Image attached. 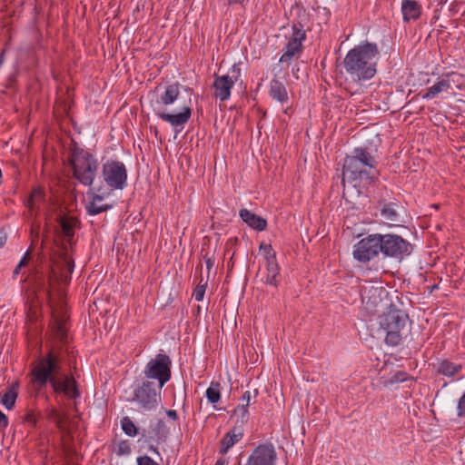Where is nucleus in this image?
I'll list each match as a JSON object with an SVG mask.
<instances>
[{"mask_svg": "<svg viewBox=\"0 0 465 465\" xmlns=\"http://www.w3.org/2000/svg\"><path fill=\"white\" fill-rule=\"evenodd\" d=\"M29 376L32 389L37 394L50 385L55 394H64L69 400L80 397L76 381L65 371L60 353L54 348L32 362Z\"/></svg>", "mask_w": 465, "mask_h": 465, "instance_id": "1", "label": "nucleus"}, {"mask_svg": "<svg viewBox=\"0 0 465 465\" xmlns=\"http://www.w3.org/2000/svg\"><path fill=\"white\" fill-rule=\"evenodd\" d=\"M379 55L377 44L364 42L355 45L347 53L342 65L353 82L370 80L377 72Z\"/></svg>", "mask_w": 465, "mask_h": 465, "instance_id": "2", "label": "nucleus"}, {"mask_svg": "<svg viewBox=\"0 0 465 465\" xmlns=\"http://www.w3.org/2000/svg\"><path fill=\"white\" fill-rule=\"evenodd\" d=\"M377 162L365 148H355L345 157L342 167V183H350L354 187H365L378 178Z\"/></svg>", "mask_w": 465, "mask_h": 465, "instance_id": "3", "label": "nucleus"}, {"mask_svg": "<svg viewBox=\"0 0 465 465\" xmlns=\"http://www.w3.org/2000/svg\"><path fill=\"white\" fill-rule=\"evenodd\" d=\"M379 326L380 330L385 333V343L397 346L409 334L411 320L405 312L391 305L380 315Z\"/></svg>", "mask_w": 465, "mask_h": 465, "instance_id": "4", "label": "nucleus"}, {"mask_svg": "<svg viewBox=\"0 0 465 465\" xmlns=\"http://www.w3.org/2000/svg\"><path fill=\"white\" fill-rule=\"evenodd\" d=\"M70 164L73 167L74 176L84 185H92L97 172V160L87 151L74 147L72 149Z\"/></svg>", "mask_w": 465, "mask_h": 465, "instance_id": "5", "label": "nucleus"}, {"mask_svg": "<svg viewBox=\"0 0 465 465\" xmlns=\"http://www.w3.org/2000/svg\"><path fill=\"white\" fill-rule=\"evenodd\" d=\"M162 389L153 381H143L134 388L133 396L128 401L136 403L142 411H151L161 403Z\"/></svg>", "mask_w": 465, "mask_h": 465, "instance_id": "6", "label": "nucleus"}, {"mask_svg": "<svg viewBox=\"0 0 465 465\" xmlns=\"http://www.w3.org/2000/svg\"><path fill=\"white\" fill-rule=\"evenodd\" d=\"M171 366L172 361L168 355L156 354L144 367V381L155 380L156 385L163 388L171 379Z\"/></svg>", "mask_w": 465, "mask_h": 465, "instance_id": "7", "label": "nucleus"}, {"mask_svg": "<svg viewBox=\"0 0 465 465\" xmlns=\"http://www.w3.org/2000/svg\"><path fill=\"white\" fill-rule=\"evenodd\" d=\"M381 255L401 261L411 254L412 244L401 236L394 233L381 234Z\"/></svg>", "mask_w": 465, "mask_h": 465, "instance_id": "8", "label": "nucleus"}, {"mask_svg": "<svg viewBox=\"0 0 465 465\" xmlns=\"http://www.w3.org/2000/svg\"><path fill=\"white\" fill-rule=\"evenodd\" d=\"M381 233L370 234L353 246V257L361 262H367L381 254Z\"/></svg>", "mask_w": 465, "mask_h": 465, "instance_id": "9", "label": "nucleus"}, {"mask_svg": "<svg viewBox=\"0 0 465 465\" xmlns=\"http://www.w3.org/2000/svg\"><path fill=\"white\" fill-rule=\"evenodd\" d=\"M103 177L105 183L114 189H123L126 185L127 172L122 162L111 161L103 165Z\"/></svg>", "mask_w": 465, "mask_h": 465, "instance_id": "10", "label": "nucleus"}, {"mask_svg": "<svg viewBox=\"0 0 465 465\" xmlns=\"http://www.w3.org/2000/svg\"><path fill=\"white\" fill-rule=\"evenodd\" d=\"M74 261L66 254L61 255L51 269L50 284L54 283L67 285L71 281V274L74 271Z\"/></svg>", "mask_w": 465, "mask_h": 465, "instance_id": "11", "label": "nucleus"}, {"mask_svg": "<svg viewBox=\"0 0 465 465\" xmlns=\"http://www.w3.org/2000/svg\"><path fill=\"white\" fill-rule=\"evenodd\" d=\"M231 76L228 74L222 76L215 74V79L213 84L214 96L221 101H226L230 98L231 90L240 76L241 70L236 64H233L231 69Z\"/></svg>", "mask_w": 465, "mask_h": 465, "instance_id": "12", "label": "nucleus"}, {"mask_svg": "<svg viewBox=\"0 0 465 465\" xmlns=\"http://www.w3.org/2000/svg\"><path fill=\"white\" fill-rule=\"evenodd\" d=\"M277 454L272 444H260L249 456L245 465H274Z\"/></svg>", "mask_w": 465, "mask_h": 465, "instance_id": "13", "label": "nucleus"}, {"mask_svg": "<svg viewBox=\"0 0 465 465\" xmlns=\"http://www.w3.org/2000/svg\"><path fill=\"white\" fill-rule=\"evenodd\" d=\"M156 115L163 120L170 124L173 127H183V125L189 121L192 115V108L190 105H183L182 111L177 114H171L165 112H156Z\"/></svg>", "mask_w": 465, "mask_h": 465, "instance_id": "14", "label": "nucleus"}, {"mask_svg": "<svg viewBox=\"0 0 465 465\" xmlns=\"http://www.w3.org/2000/svg\"><path fill=\"white\" fill-rule=\"evenodd\" d=\"M243 437L242 426H234L230 431H228L221 440L220 452L225 454L228 450L240 441Z\"/></svg>", "mask_w": 465, "mask_h": 465, "instance_id": "15", "label": "nucleus"}, {"mask_svg": "<svg viewBox=\"0 0 465 465\" xmlns=\"http://www.w3.org/2000/svg\"><path fill=\"white\" fill-rule=\"evenodd\" d=\"M401 13L404 22L417 20L421 14V5L415 0H402Z\"/></svg>", "mask_w": 465, "mask_h": 465, "instance_id": "16", "label": "nucleus"}, {"mask_svg": "<svg viewBox=\"0 0 465 465\" xmlns=\"http://www.w3.org/2000/svg\"><path fill=\"white\" fill-rule=\"evenodd\" d=\"M239 214L242 220L252 229L260 232L266 229L267 221L264 218L256 215L255 213L250 212L247 209L240 210Z\"/></svg>", "mask_w": 465, "mask_h": 465, "instance_id": "17", "label": "nucleus"}, {"mask_svg": "<svg viewBox=\"0 0 465 465\" xmlns=\"http://www.w3.org/2000/svg\"><path fill=\"white\" fill-rule=\"evenodd\" d=\"M280 268L276 260H271L266 262V268L264 272H261V280L266 284L277 286L278 276Z\"/></svg>", "mask_w": 465, "mask_h": 465, "instance_id": "18", "label": "nucleus"}, {"mask_svg": "<svg viewBox=\"0 0 465 465\" xmlns=\"http://www.w3.org/2000/svg\"><path fill=\"white\" fill-rule=\"evenodd\" d=\"M150 428L151 430H148L147 432L144 430L142 431V437L145 438L146 441H151L153 439L160 440L162 438H165L167 430L163 420L157 419L154 423H151Z\"/></svg>", "mask_w": 465, "mask_h": 465, "instance_id": "19", "label": "nucleus"}, {"mask_svg": "<svg viewBox=\"0 0 465 465\" xmlns=\"http://www.w3.org/2000/svg\"><path fill=\"white\" fill-rule=\"evenodd\" d=\"M436 371L439 374L454 378L462 370L460 363H454L449 360H441L435 365Z\"/></svg>", "mask_w": 465, "mask_h": 465, "instance_id": "20", "label": "nucleus"}, {"mask_svg": "<svg viewBox=\"0 0 465 465\" xmlns=\"http://www.w3.org/2000/svg\"><path fill=\"white\" fill-rule=\"evenodd\" d=\"M53 329L54 331V335L56 339L61 342L64 343L66 341L67 338V329L65 326L66 317L65 315L59 314L56 312H53Z\"/></svg>", "mask_w": 465, "mask_h": 465, "instance_id": "21", "label": "nucleus"}, {"mask_svg": "<svg viewBox=\"0 0 465 465\" xmlns=\"http://www.w3.org/2000/svg\"><path fill=\"white\" fill-rule=\"evenodd\" d=\"M292 15L294 14L295 17L292 20V30H305V27L309 23V15L306 10L301 5H295L292 7Z\"/></svg>", "mask_w": 465, "mask_h": 465, "instance_id": "22", "label": "nucleus"}, {"mask_svg": "<svg viewBox=\"0 0 465 465\" xmlns=\"http://www.w3.org/2000/svg\"><path fill=\"white\" fill-rule=\"evenodd\" d=\"M180 86L179 83L167 85L164 92L160 95L157 103L164 106L173 104L179 97Z\"/></svg>", "mask_w": 465, "mask_h": 465, "instance_id": "23", "label": "nucleus"}, {"mask_svg": "<svg viewBox=\"0 0 465 465\" xmlns=\"http://www.w3.org/2000/svg\"><path fill=\"white\" fill-rule=\"evenodd\" d=\"M104 197L94 194L92 200L86 204L85 209L89 215H96L112 208L111 204L103 203Z\"/></svg>", "mask_w": 465, "mask_h": 465, "instance_id": "24", "label": "nucleus"}, {"mask_svg": "<svg viewBox=\"0 0 465 465\" xmlns=\"http://www.w3.org/2000/svg\"><path fill=\"white\" fill-rule=\"evenodd\" d=\"M457 75L455 73L451 72L447 74V77H453ZM450 88V79H440L436 84H434L431 87H430L425 94H423L424 99H432L434 98L438 94L447 91Z\"/></svg>", "mask_w": 465, "mask_h": 465, "instance_id": "25", "label": "nucleus"}, {"mask_svg": "<svg viewBox=\"0 0 465 465\" xmlns=\"http://www.w3.org/2000/svg\"><path fill=\"white\" fill-rule=\"evenodd\" d=\"M270 95L282 104L287 102L289 98L285 86L277 79H272L270 83Z\"/></svg>", "mask_w": 465, "mask_h": 465, "instance_id": "26", "label": "nucleus"}, {"mask_svg": "<svg viewBox=\"0 0 465 465\" xmlns=\"http://www.w3.org/2000/svg\"><path fill=\"white\" fill-rule=\"evenodd\" d=\"M58 223L62 229L64 236L67 240V242L71 244V241L74 235V227L76 224V220L72 217L60 216L58 218Z\"/></svg>", "mask_w": 465, "mask_h": 465, "instance_id": "27", "label": "nucleus"}, {"mask_svg": "<svg viewBox=\"0 0 465 465\" xmlns=\"http://www.w3.org/2000/svg\"><path fill=\"white\" fill-rule=\"evenodd\" d=\"M18 382L12 383L3 395L1 403L7 409L12 410L18 396Z\"/></svg>", "mask_w": 465, "mask_h": 465, "instance_id": "28", "label": "nucleus"}, {"mask_svg": "<svg viewBox=\"0 0 465 465\" xmlns=\"http://www.w3.org/2000/svg\"><path fill=\"white\" fill-rule=\"evenodd\" d=\"M381 215L389 224L400 222V213L397 205L393 203H385L381 209Z\"/></svg>", "mask_w": 465, "mask_h": 465, "instance_id": "29", "label": "nucleus"}, {"mask_svg": "<svg viewBox=\"0 0 465 465\" xmlns=\"http://www.w3.org/2000/svg\"><path fill=\"white\" fill-rule=\"evenodd\" d=\"M302 45L300 43L292 42L289 40L284 48V52L280 58V63H290L291 60L302 53Z\"/></svg>", "mask_w": 465, "mask_h": 465, "instance_id": "30", "label": "nucleus"}, {"mask_svg": "<svg viewBox=\"0 0 465 465\" xmlns=\"http://www.w3.org/2000/svg\"><path fill=\"white\" fill-rule=\"evenodd\" d=\"M45 200V192L40 188H35L25 201V205L30 211H35L37 204Z\"/></svg>", "mask_w": 465, "mask_h": 465, "instance_id": "31", "label": "nucleus"}, {"mask_svg": "<svg viewBox=\"0 0 465 465\" xmlns=\"http://www.w3.org/2000/svg\"><path fill=\"white\" fill-rule=\"evenodd\" d=\"M121 426L124 432L130 437H135L139 434V430L129 417L122 419Z\"/></svg>", "mask_w": 465, "mask_h": 465, "instance_id": "32", "label": "nucleus"}, {"mask_svg": "<svg viewBox=\"0 0 465 465\" xmlns=\"http://www.w3.org/2000/svg\"><path fill=\"white\" fill-rule=\"evenodd\" d=\"M206 398L211 403H216L220 401V384L218 382H212L211 386L206 390Z\"/></svg>", "mask_w": 465, "mask_h": 465, "instance_id": "33", "label": "nucleus"}, {"mask_svg": "<svg viewBox=\"0 0 465 465\" xmlns=\"http://www.w3.org/2000/svg\"><path fill=\"white\" fill-rule=\"evenodd\" d=\"M234 414L240 419L241 425H242L243 423H245L248 420V417H249L248 407H244L243 405L240 404L234 410Z\"/></svg>", "mask_w": 465, "mask_h": 465, "instance_id": "34", "label": "nucleus"}, {"mask_svg": "<svg viewBox=\"0 0 465 465\" xmlns=\"http://www.w3.org/2000/svg\"><path fill=\"white\" fill-rule=\"evenodd\" d=\"M306 39V30H292L290 41L300 43L302 45L303 41Z\"/></svg>", "mask_w": 465, "mask_h": 465, "instance_id": "35", "label": "nucleus"}, {"mask_svg": "<svg viewBox=\"0 0 465 465\" xmlns=\"http://www.w3.org/2000/svg\"><path fill=\"white\" fill-rule=\"evenodd\" d=\"M260 249L264 252L266 262L276 260V253L270 244L262 243Z\"/></svg>", "mask_w": 465, "mask_h": 465, "instance_id": "36", "label": "nucleus"}, {"mask_svg": "<svg viewBox=\"0 0 465 465\" xmlns=\"http://www.w3.org/2000/svg\"><path fill=\"white\" fill-rule=\"evenodd\" d=\"M457 416L460 418L465 417V392L461 395V397L458 401Z\"/></svg>", "mask_w": 465, "mask_h": 465, "instance_id": "37", "label": "nucleus"}, {"mask_svg": "<svg viewBox=\"0 0 465 465\" xmlns=\"http://www.w3.org/2000/svg\"><path fill=\"white\" fill-rule=\"evenodd\" d=\"M137 465H159L152 458L147 455L137 458Z\"/></svg>", "mask_w": 465, "mask_h": 465, "instance_id": "38", "label": "nucleus"}, {"mask_svg": "<svg viewBox=\"0 0 465 465\" xmlns=\"http://www.w3.org/2000/svg\"><path fill=\"white\" fill-rule=\"evenodd\" d=\"M205 292V287L203 285H198L193 291V297L196 301L200 302L203 299Z\"/></svg>", "mask_w": 465, "mask_h": 465, "instance_id": "39", "label": "nucleus"}, {"mask_svg": "<svg viewBox=\"0 0 465 465\" xmlns=\"http://www.w3.org/2000/svg\"><path fill=\"white\" fill-rule=\"evenodd\" d=\"M407 379V373L404 372V371H398L396 372L392 378H391V381L392 382H402L404 381H406Z\"/></svg>", "mask_w": 465, "mask_h": 465, "instance_id": "40", "label": "nucleus"}, {"mask_svg": "<svg viewBox=\"0 0 465 465\" xmlns=\"http://www.w3.org/2000/svg\"><path fill=\"white\" fill-rule=\"evenodd\" d=\"M251 400H252V394L249 391H246L241 397V401H242L241 405H243L244 407H248L250 405Z\"/></svg>", "mask_w": 465, "mask_h": 465, "instance_id": "41", "label": "nucleus"}, {"mask_svg": "<svg viewBox=\"0 0 465 465\" xmlns=\"http://www.w3.org/2000/svg\"><path fill=\"white\" fill-rule=\"evenodd\" d=\"M8 425V419L5 414L0 410V431L4 430Z\"/></svg>", "mask_w": 465, "mask_h": 465, "instance_id": "42", "label": "nucleus"}, {"mask_svg": "<svg viewBox=\"0 0 465 465\" xmlns=\"http://www.w3.org/2000/svg\"><path fill=\"white\" fill-rule=\"evenodd\" d=\"M29 259H30V253H29V251H27L24 257L22 258V260L20 261V262L18 263V266H20L21 268L25 266L28 262H29Z\"/></svg>", "mask_w": 465, "mask_h": 465, "instance_id": "43", "label": "nucleus"}, {"mask_svg": "<svg viewBox=\"0 0 465 465\" xmlns=\"http://www.w3.org/2000/svg\"><path fill=\"white\" fill-rule=\"evenodd\" d=\"M166 414L168 415L169 418H171L173 420H177V418H178L176 411H173V410L167 411Z\"/></svg>", "mask_w": 465, "mask_h": 465, "instance_id": "44", "label": "nucleus"}, {"mask_svg": "<svg viewBox=\"0 0 465 465\" xmlns=\"http://www.w3.org/2000/svg\"><path fill=\"white\" fill-rule=\"evenodd\" d=\"M25 420L27 422L32 423V424H35V422H36V420H35V418L33 413L26 414Z\"/></svg>", "mask_w": 465, "mask_h": 465, "instance_id": "45", "label": "nucleus"}, {"mask_svg": "<svg viewBox=\"0 0 465 465\" xmlns=\"http://www.w3.org/2000/svg\"><path fill=\"white\" fill-rule=\"evenodd\" d=\"M6 242V236L3 232H0V248L3 247Z\"/></svg>", "mask_w": 465, "mask_h": 465, "instance_id": "46", "label": "nucleus"}, {"mask_svg": "<svg viewBox=\"0 0 465 465\" xmlns=\"http://www.w3.org/2000/svg\"><path fill=\"white\" fill-rule=\"evenodd\" d=\"M20 269H21V267L18 265L15 267V269L14 270V276H16L19 274Z\"/></svg>", "mask_w": 465, "mask_h": 465, "instance_id": "47", "label": "nucleus"}, {"mask_svg": "<svg viewBox=\"0 0 465 465\" xmlns=\"http://www.w3.org/2000/svg\"><path fill=\"white\" fill-rule=\"evenodd\" d=\"M243 0H229V4H242Z\"/></svg>", "mask_w": 465, "mask_h": 465, "instance_id": "48", "label": "nucleus"}, {"mask_svg": "<svg viewBox=\"0 0 465 465\" xmlns=\"http://www.w3.org/2000/svg\"><path fill=\"white\" fill-rule=\"evenodd\" d=\"M149 449H150V450H152V451H153V452H155L156 454H158V455H159V452H158V450H157V448L153 447V445H150V446H149Z\"/></svg>", "mask_w": 465, "mask_h": 465, "instance_id": "49", "label": "nucleus"}, {"mask_svg": "<svg viewBox=\"0 0 465 465\" xmlns=\"http://www.w3.org/2000/svg\"><path fill=\"white\" fill-rule=\"evenodd\" d=\"M215 465H225V461L224 460H217Z\"/></svg>", "mask_w": 465, "mask_h": 465, "instance_id": "50", "label": "nucleus"}, {"mask_svg": "<svg viewBox=\"0 0 465 465\" xmlns=\"http://www.w3.org/2000/svg\"><path fill=\"white\" fill-rule=\"evenodd\" d=\"M53 412H54V414L57 417V419H58V422H60V419H61V418H60L59 413H57L55 411H53Z\"/></svg>", "mask_w": 465, "mask_h": 465, "instance_id": "51", "label": "nucleus"}, {"mask_svg": "<svg viewBox=\"0 0 465 465\" xmlns=\"http://www.w3.org/2000/svg\"><path fill=\"white\" fill-rule=\"evenodd\" d=\"M206 262L208 267L212 266V262L210 259H208Z\"/></svg>", "mask_w": 465, "mask_h": 465, "instance_id": "52", "label": "nucleus"}, {"mask_svg": "<svg viewBox=\"0 0 465 465\" xmlns=\"http://www.w3.org/2000/svg\"><path fill=\"white\" fill-rule=\"evenodd\" d=\"M361 299H362V302H364V300H365V295H364V293H361Z\"/></svg>", "mask_w": 465, "mask_h": 465, "instance_id": "53", "label": "nucleus"}, {"mask_svg": "<svg viewBox=\"0 0 465 465\" xmlns=\"http://www.w3.org/2000/svg\"><path fill=\"white\" fill-rule=\"evenodd\" d=\"M371 292H373L375 293L378 292V289L375 288V289L371 290Z\"/></svg>", "mask_w": 465, "mask_h": 465, "instance_id": "54", "label": "nucleus"}, {"mask_svg": "<svg viewBox=\"0 0 465 465\" xmlns=\"http://www.w3.org/2000/svg\"><path fill=\"white\" fill-rule=\"evenodd\" d=\"M2 56H3V54H1V56H0V62H1V61H3V58H2Z\"/></svg>", "mask_w": 465, "mask_h": 465, "instance_id": "55", "label": "nucleus"}]
</instances>
